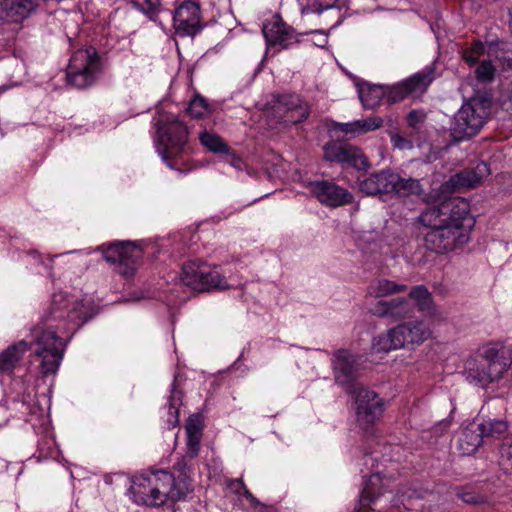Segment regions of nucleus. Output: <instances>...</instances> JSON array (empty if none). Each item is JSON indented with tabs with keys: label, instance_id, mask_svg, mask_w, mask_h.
I'll list each match as a JSON object with an SVG mask.
<instances>
[{
	"label": "nucleus",
	"instance_id": "obj_30",
	"mask_svg": "<svg viewBox=\"0 0 512 512\" xmlns=\"http://www.w3.org/2000/svg\"><path fill=\"white\" fill-rule=\"evenodd\" d=\"M393 191L391 194H394L398 197H408V196H420L423 194V189L418 179L414 178H403L398 174V180L393 183Z\"/></svg>",
	"mask_w": 512,
	"mask_h": 512
},
{
	"label": "nucleus",
	"instance_id": "obj_37",
	"mask_svg": "<svg viewBox=\"0 0 512 512\" xmlns=\"http://www.w3.org/2000/svg\"><path fill=\"white\" fill-rule=\"evenodd\" d=\"M59 255H55L53 257H47L44 258L39 252L35 250H30L25 252L24 254V260L30 264H40L44 267V269L48 272L49 275L52 276L51 269H52V262L55 257H58Z\"/></svg>",
	"mask_w": 512,
	"mask_h": 512
},
{
	"label": "nucleus",
	"instance_id": "obj_43",
	"mask_svg": "<svg viewBox=\"0 0 512 512\" xmlns=\"http://www.w3.org/2000/svg\"><path fill=\"white\" fill-rule=\"evenodd\" d=\"M297 2L303 16L320 12V0H297Z\"/></svg>",
	"mask_w": 512,
	"mask_h": 512
},
{
	"label": "nucleus",
	"instance_id": "obj_11",
	"mask_svg": "<svg viewBox=\"0 0 512 512\" xmlns=\"http://www.w3.org/2000/svg\"><path fill=\"white\" fill-rule=\"evenodd\" d=\"M144 241H119L101 246L103 257L107 262L117 264L118 272L130 277L136 270L142 257Z\"/></svg>",
	"mask_w": 512,
	"mask_h": 512
},
{
	"label": "nucleus",
	"instance_id": "obj_5",
	"mask_svg": "<svg viewBox=\"0 0 512 512\" xmlns=\"http://www.w3.org/2000/svg\"><path fill=\"white\" fill-rule=\"evenodd\" d=\"M509 368V359L500 355L495 344L488 343L464 359L461 374L470 385L487 390L498 386Z\"/></svg>",
	"mask_w": 512,
	"mask_h": 512
},
{
	"label": "nucleus",
	"instance_id": "obj_44",
	"mask_svg": "<svg viewBox=\"0 0 512 512\" xmlns=\"http://www.w3.org/2000/svg\"><path fill=\"white\" fill-rule=\"evenodd\" d=\"M133 4L138 10L148 14L155 12L159 8L161 0H133Z\"/></svg>",
	"mask_w": 512,
	"mask_h": 512
},
{
	"label": "nucleus",
	"instance_id": "obj_46",
	"mask_svg": "<svg viewBox=\"0 0 512 512\" xmlns=\"http://www.w3.org/2000/svg\"><path fill=\"white\" fill-rule=\"evenodd\" d=\"M224 156L222 157V161L225 164H228L229 166L233 167L234 169L240 171L244 169L245 164L243 160L236 155L235 153L231 152V149L229 148V152L223 153Z\"/></svg>",
	"mask_w": 512,
	"mask_h": 512
},
{
	"label": "nucleus",
	"instance_id": "obj_19",
	"mask_svg": "<svg viewBox=\"0 0 512 512\" xmlns=\"http://www.w3.org/2000/svg\"><path fill=\"white\" fill-rule=\"evenodd\" d=\"M38 0H0V20L21 23L36 9Z\"/></svg>",
	"mask_w": 512,
	"mask_h": 512
},
{
	"label": "nucleus",
	"instance_id": "obj_4",
	"mask_svg": "<svg viewBox=\"0 0 512 512\" xmlns=\"http://www.w3.org/2000/svg\"><path fill=\"white\" fill-rule=\"evenodd\" d=\"M456 210L438 229L425 234V247L437 254H447L462 248L470 241L471 232L475 226V218L470 212L467 200L458 202Z\"/></svg>",
	"mask_w": 512,
	"mask_h": 512
},
{
	"label": "nucleus",
	"instance_id": "obj_24",
	"mask_svg": "<svg viewBox=\"0 0 512 512\" xmlns=\"http://www.w3.org/2000/svg\"><path fill=\"white\" fill-rule=\"evenodd\" d=\"M483 432H481L478 423L473 422L466 426L459 437L458 447L463 455H470L477 451L483 441Z\"/></svg>",
	"mask_w": 512,
	"mask_h": 512
},
{
	"label": "nucleus",
	"instance_id": "obj_22",
	"mask_svg": "<svg viewBox=\"0 0 512 512\" xmlns=\"http://www.w3.org/2000/svg\"><path fill=\"white\" fill-rule=\"evenodd\" d=\"M342 70L354 80L357 87V92L361 104L364 109H375L381 103H385V87L384 85L371 84L365 81H361L347 72L344 68Z\"/></svg>",
	"mask_w": 512,
	"mask_h": 512
},
{
	"label": "nucleus",
	"instance_id": "obj_28",
	"mask_svg": "<svg viewBox=\"0 0 512 512\" xmlns=\"http://www.w3.org/2000/svg\"><path fill=\"white\" fill-rule=\"evenodd\" d=\"M410 298L415 302L418 310L427 315H433L435 308L433 297L430 291L424 285H417L411 288L409 292Z\"/></svg>",
	"mask_w": 512,
	"mask_h": 512
},
{
	"label": "nucleus",
	"instance_id": "obj_34",
	"mask_svg": "<svg viewBox=\"0 0 512 512\" xmlns=\"http://www.w3.org/2000/svg\"><path fill=\"white\" fill-rule=\"evenodd\" d=\"M483 437H498L507 431V423L499 419H488L478 423Z\"/></svg>",
	"mask_w": 512,
	"mask_h": 512
},
{
	"label": "nucleus",
	"instance_id": "obj_2",
	"mask_svg": "<svg viewBox=\"0 0 512 512\" xmlns=\"http://www.w3.org/2000/svg\"><path fill=\"white\" fill-rule=\"evenodd\" d=\"M192 491L190 476L185 459L178 461L173 473L155 470L140 474L132 479L129 489L130 499L137 505L157 507L184 499Z\"/></svg>",
	"mask_w": 512,
	"mask_h": 512
},
{
	"label": "nucleus",
	"instance_id": "obj_41",
	"mask_svg": "<svg viewBox=\"0 0 512 512\" xmlns=\"http://www.w3.org/2000/svg\"><path fill=\"white\" fill-rule=\"evenodd\" d=\"M356 121L360 135L375 131L383 125V119L379 116H370L365 119H358Z\"/></svg>",
	"mask_w": 512,
	"mask_h": 512
},
{
	"label": "nucleus",
	"instance_id": "obj_14",
	"mask_svg": "<svg viewBox=\"0 0 512 512\" xmlns=\"http://www.w3.org/2000/svg\"><path fill=\"white\" fill-rule=\"evenodd\" d=\"M393 480L382 475L381 472H372L364 480V486L359 494V507L354 512H361L362 508L371 507L377 499L392 487Z\"/></svg>",
	"mask_w": 512,
	"mask_h": 512
},
{
	"label": "nucleus",
	"instance_id": "obj_49",
	"mask_svg": "<svg viewBox=\"0 0 512 512\" xmlns=\"http://www.w3.org/2000/svg\"><path fill=\"white\" fill-rule=\"evenodd\" d=\"M391 143L395 148L400 150H409L413 148L412 142L410 140H407L406 138L397 134L391 137Z\"/></svg>",
	"mask_w": 512,
	"mask_h": 512
},
{
	"label": "nucleus",
	"instance_id": "obj_45",
	"mask_svg": "<svg viewBox=\"0 0 512 512\" xmlns=\"http://www.w3.org/2000/svg\"><path fill=\"white\" fill-rule=\"evenodd\" d=\"M229 487L236 494H243L246 497V499L249 500L250 502L254 503L256 501L255 497L247 490L241 479L231 480L229 483Z\"/></svg>",
	"mask_w": 512,
	"mask_h": 512
},
{
	"label": "nucleus",
	"instance_id": "obj_39",
	"mask_svg": "<svg viewBox=\"0 0 512 512\" xmlns=\"http://www.w3.org/2000/svg\"><path fill=\"white\" fill-rule=\"evenodd\" d=\"M495 66L490 60H483L477 67L475 74L478 81L487 83L494 79Z\"/></svg>",
	"mask_w": 512,
	"mask_h": 512
},
{
	"label": "nucleus",
	"instance_id": "obj_32",
	"mask_svg": "<svg viewBox=\"0 0 512 512\" xmlns=\"http://www.w3.org/2000/svg\"><path fill=\"white\" fill-rule=\"evenodd\" d=\"M200 143L210 152L227 153L229 146L216 134L204 131L199 136Z\"/></svg>",
	"mask_w": 512,
	"mask_h": 512
},
{
	"label": "nucleus",
	"instance_id": "obj_25",
	"mask_svg": "<svg viewBox=\"0 0 512 512\" xmlns=\"http://www.w3.org/2000/svg\"><path fill=\"white\" fill-rule=\"evenodd\" d=\"M203 419L200 414H194L189 417L186 424L187 435V454L193 458L200 449V441L202 438Z\"/></svg>",
	"mask_w": 512,
	"mask_h": 512
},
{
	"label": "nucleus",
	"instance_id": "obj_17",
	"mask_svg": "<svg viewBox=\"0 0 512 512\" xmlns=\"http://www.w3.org/2000/svg\"><path fill=\"white\" fill-rule=\"evenodd\" d=\"M464 198H449L439 205L426 208L419 216V221L431 230L438 229L448 217L460 206L458 202H464Z\"/></svg>",
	"mask_w": 512,
	"mask_h": 512
},
{
	"label": "nucleus",
	"instance_id": "obj_35",
	"mask_svg": "<svg viewBox=\"0 0 512 512\" xmlns=\"http://www.w3.org/2000/svg\"><path fill=\"white\" fill-rule=\"evenodd\" d=\"M499 464L505 473L512 474V436L504 438L499 449Z\"/></svg>",
	"mask_w": 512,
	"mask_h": 512
},
{
	"label": "nucleus",
	"instance_id": "obj_20",
	"mask_svg": "<svg viewBox=\"0 0 512 512\" xmlns=\"http://www.w3.org/2000/svg\"><path fill=\"white\" fill-rule=\"evenodd\" d=\"M262 32L267 43L273 46L287 48L296 41L294 30L288 27L278 15H274L263 25Z\"/></svg>",
	"mask_w": 512,
	"mask_h": 512
},
{
	"label": "nucleus",
	"instance_id": "obj_33",
	"mask_svg": "<svg viewBox=\"0 0 512 512\" xmlns=\"http://www.w3.org/2000/svg\"><path fill=\"white\" fill-rule=\"evenodd\" d=\"M38 459H57L59 451L54 437L48 433L42 437L38 442Z\"/></svg>",
	"mask_w": 512,
	"mask_h": 512
},
{
	"label": "nucleus",
	"instance_id": "obj_31",
	"mask_svg": "<svg viewBox=\"0 0 512 512\" xmlns=\"http://www.w3.org/2000/svg\"><path fill=\"white\" fill-rule=\"evenodd\" d=\"M396 327L388 330L385 334H381L372 341V349L376 352H389L401 347L399 335L395 333Z\"/></svg>",
	"mask_w": 512,
	"mask_h": 512
},
{
	"label": "nucleus",
	"instance_id": "obj_47",
	"mask_svg": "<svg viewBox=\"0 0 512 512\" xmlns=\"http://www.w3.org/2000/svg\"><path fill=\"white\" fill-rule=\"evenodd\" d=\"M338 129L348 135L350 137L360 136L359 128L357 127V121L347 122V123H339L337 124Z\"/></svg>",
	"mask_w": 512,
	"mask_h": 512
},
{
	"label": "nucleus",
	"instance_id": "obj_12",
	"mask_svg": "<svg viewBox=\"0 0 512 512\" xmlns=\"http://www.w3.org/2000/svg\"><path fill=\"white\" fill-rule=\"evenodd\" d=\"M433 68L429 67L422 72H418L411 77L394 84L392 86L384 85L386 104H394L402 101L409 94L423 92L433 81Z\"/></svg>",
	"mask_w": 512,
	"mask_h": 512
},
{
	"label": "nucleus",
	"instance_id": "obj_42",
	"mask_svg": "<svg viewBox=\"0 0 512 512\" xmlns=\"http://www.w3.org/2000/svg\"><path fill=\"white\" fill-rule=\"evenodd\" d=\"M457 495L463 502L468 504H480L485 502V497L473 490L463 489L460 490Z\"/></svg>",
	"mask_w": 512,
	"mask_h": 512
},
{
	"label": "nucleus",
	"instance_id": "obj_8",
	"mask_svg": "<svg viewBox=\"0 0 512 512\" xmlns=\"http://www.w3.org/2000/svg\"><path fill=\"white\" fill-rule=\"evenodd\" d=\"M487 114V108L479 99L471 98L465 101L455 113L450 125L453 139L463 141L477 135L486 121Z\"/></svg>",
	"mask_w": 512,
	"mask_h": 512
},
{
	"label": "nucleus",
	"instance_id": "obj_52",
	"mask_svg": "<svg viewBox=\"0 0 512 512\" xmlns=\"http://www.w3.org/2000/svg\"><path fill=\"white\" fill-rule=\"evenodd\" d=\"M376 460V458L370 456V455H365L364 456V464L365 465H368L369 463H374V461Z\"/></svg>",
	"mask_w": 512,
	"mask_h": 512
},
{
	"label": "nucleus",
	"instance_id": "obj_9",
	"mask_svg": "<svg viewBox=\"0 0 512 512\" xmlns=\"http://www.w3.org/2000/svg\"><path fill=\"white\" fill-rule=\"evenodd\" d=\"M183 283L194 290L205 291L212 288L228 289L235 283H229L218 267H211L201 261H190L182 268Z\"/></svg>",
	"mask_w": 512,
	"mask_h": 512
},
{
	"label": "nucleus",
	"instance_id": "obj_27",
	"mask_svg": "<svg viewBox=\"0 0 512 512\" xmlns=\"http://www.w3.org/2000/svg\"><path fill=\"white\" fill-rule=\"evenodd\" d=\"M181 406V393L173 385L168 403L162 409L161 418L168 429L174 428L179 423V408Z\"/></svg>",
	"mask_w": 512,
	"mask_h": 512
},
{
	"label": "nucleus",
	"instance_id": "obj_40",
	"mask_svg": "<svg viewBox=\"0 0 512 512\" xmlns=\"http://www.w3.org/2000/svg\"><path fill=\"white\" fill-rule=\"evenodd\" d=\"M484 50H485V46L484 44L479 41V40H476L474 41L470 48L465 50L464 53H463V59L464 61L472 66L474 64H476L478 58L483 55L484 53Z\"/></svg>",
	"mask_w": 512,
	"mask_h": 512
},
{
	"label": "nucleus",
	"instance_id": "obj_53",
	"mask_svg": "<svg viewBox=\"0 0 512 512\" xmlns=\"http://www.w3.org/2000/svg\"><path fill=\"white\" fill-rule=\"evenodd\" d=\"M366 239H367L368 241H370V239H371V235H370V234H369V235H367V236H366Z\"/></svg>",
	"mask_w": 512,
	"mask_h": 512
},
{
	"label": "nucleus",
	"instance_id": "obj_36",
	"mask_svg": "<svg viewBox=\"0 0 512 512\" xmlns=\"http://www.w3.org/2000/svg\"><path fill=\"white\" fill-rule=\"evenodd\" d=\"M421 492L414 488H407L406 486H402L398 492L393 502L394 505L399 507L402 505L405 509H410L409 501L414 498H420Z\"/></svg>",
	"mask_w": 512,
	"mask_h": 512
},
{
	"label": "nucleus",
	"instance_id": "obj_50",
	"mask_svg": "<svg viewBox=\"0 0 512 512\" xmlns=\"http://www.w3.org/2000/svg\"><path fill=\"white\" fill-rule=\"evenodd\" d=\"M424 118V113L417 110H412L407 116V124L412 128H416L421 122H423Z\"/></svg>",
	"mask_w": 512,
	"mask_h": 512
},
{
	"label": "nucleus",
	"instance_id": "obj_15",
	"mask_svg": "<svg viewBox=\"0 0 512 512\" xmlns=\"http://www.w3.org/2000/svg\"><path fill=\"white\" fill-rule=\"evenodd\" d=\"M176 32L181 36H192L200 28V7L194 1L182 3L173 14Z\"/></svg>",
	"mask_w": 512,
	"mask_h": 512
},
{
	"label": "nucleus",
	"instance_id": "obj_10",
	"mask_svg": "<svg viewBox=\"0 0 512 512\" xmlns=\"http://www.w3.org/2000/svg\"><path fill=\"white\" fill-rule=\"evenodd\" d=\"M269 126L278 123L294 124L304 120L308 113L296 94L275 95L264 110Z\"/></svg>",
	"mask_w": 512,
	"mask_h": 512
},
{
	"label": "nucleus",
	"instance_id": "obj_38",
	"mask_svg": "<svg viewBox=\"0 0 512 512\" xmlns=\"http://www.w3.org/2000/svg\"><path fill=\"white\" fill-rule=\"evenodd\" d=\"M187 112L194 118L203 117L208 112V104L203 97L196 95L189 102Z\"/></svg>",
	"mask_w": 512,
	"mask_h": 512
},
{
	"label": "nucleus",
	"instance_id": "obj_48",
	"mask_svg": "<svg viewBox=\"0 0 512 512\" xmlns=\"http://www.w3.org/2000/svg\"><path fill=\"white\" fill-rule=\"evenodd\" d=\"M306 191L304 192L309 197H313L317 200H320V181H308L305 182Z\"/></svg>",
	"mask_w": 512,
	"mask_h": 512
},
{
	"label": "nucleus",
	"instance_id": "obj_6",
	"mask_svg": "<svg viewBox=\"0 0 512 512\" xmlns=\"http://www.w3.org/2000/svg\"><path fill=\"white\" fill-rule=\"evenodd\" d=\"M156 136L154 145L166 165L176 169L177 161L188 142V129L175 115L164 114L154 118Z\"/></svg>",
	"mask_w": 512,
	"mask_h": 512
},
{
	"label": "nucleus",
	"instance_id": "obj_13",
	"mask_svg": "<svg viewBox=\"0 0 512 512\" xmlns=\"http://www.w3.org/2000/svg\"><path fill=\"white\" fill-rule=\"evenodd\" d=\"M324 158L357 170H367L370 167L368 158L360 148L343 142L327 143L324 146Z\"/></svg>",
	"mask_w": 512,
	"mask_h": 512
},
{
	"label": "nucleus",
	"instance_id": "obj_18",
	"mask_svg": "<svg viewBox=\"0 0 512 512\" xmlns=\"http://www.w3.org/2000/svg\"><path fill=\"white\" fill-rule=\"evenodd\" d=\"M398 174L382 170L370 174L359 182V190L366 195L391 194Z\"/></svg>",
	"mask_w": 512,
	"mask_h": 512
},
{
	"label": "nucleus",
	"instance_id": "obj_16",
	"mask_svg": "<svg viewBox=\"0 0 512 512\" xmlns=\"http://www.w3.org/2000/svg\"><path fill=\"white\" fill-rule=\"evenodd\" d=\"M490 174V169L484 161H479L472 168H467L452 175L443 184L444 191L473 188Z\"/></svg>",
	"mask_w": 512,
	"mask_h": 512
},
{
	"label": "nucleus",
	"instance_id": "obj_7",
	"mask_svg": "<svg viewBox=\"0 0 512 512\" xmlns=\"http://www.w3.org/2000/svg\"><path fill=\"white\" fill-rule=\"evenodd\" d=\"M102 73V61L93 47L79 49L73 53L67 67V81L77 88L92 85Z\"/></svg>",
	"mask_w": 512,
	"mask_h": 512
},
{
	"label": "nucleus",
	"instance_id": "obj_26",
	"mask_svg": "<svg viewBox=\"0 0 512 512\" xmlns=\"http://www.w3.org/2000/svg\"><path fill=\"white\" fill-rule=\"evenodd\" d=\"M352 194L346 189L328 182L322 181V203L329 206L337 207L352 201Z\"/></svg>",
	"mask_w": 512,
	"mask_h": 512
},
{
	"label": "nucleus",
	"instance_id": "obj_29",
	"mask_svg": "<svg viewBox=\"0 0 512 512\" xmlns=\"http://www.w3.org/2000/svg\"><path fill=\"white\" fill-rule=\"evenodd\" d=\"M407 286L404 284H398L388 279H377L373 281L368 287V294L375 297L381 298L394 294L397 292L405 291Z\"/></svg>",
	"mask_w": 512,
	"mask_h": 512
},
{
	"label": "nucleus",
	"instance_id": "obj_1",
	"mask_svg": "<svg viewBox=\"0 0 512 512\" xmlns=\"http://www.w3.org/2000/svg\"><path fill=\"white\" fill-rule=\"evenodd\" d=\"M89 317V308L82 300L64 292L55 293L41 322L31 331L32 340H20L0 353V371H12L34 344L38 372L43 377L55 376L66 347L61 335L74 331Z\"/></svg>",
	"mask_w": 512,
	"mask_h": 512
},
{
	"label": "nucleus",
	"instance_id": "obj_3",
	"mask_svg": "<svg viewBox=\"0 0 512 512\" xmlns=\"http://www.w3.org/2000/svg\"><path fill=\"white\" fill-rule=\"evenodd\" d=\"M335 379L347 393L355 397V414L358 426L364 431L377 421L384 412V402L372 390L359 386L355 379L359 357L346 350H339L332 360Z\"/></svg>",
	"mask_w": 512,
	"mask_h": 512
},
{
	"label": "nucleus",
	"instance_id": "obj_51",
	"mask_svg": "<svg viewBox=\"0 0 512 512\" xmlns=\"http://www.w3.org/2000/svg\"><path fill=\"white\" fill-rule=\"evenodd\" d=\"M338 0H322V11L334 8Z\"/></svg>",
	"mask_w": 512,
	"mask_h": 512
},
{
	"label": "nucleus",
	"instance_id": "obj_23",
	"mask_svg": "<svg viewBox=\"0 0 512 512\" xmlns=\"http://www.w3.org/2000/svg\"><path fill=\"white\" fill-rule=\"evenodd\" d=\"M401 347L406 344H421L431 334L430 329L422 321H413L396 326Z\"/></svg>",
	"mask_w": 512,
	"mask_h": 512
},
{
	"label": "nucleus",
	"instance_id": "obj_21",
	"mask_svg": "<svg viewBox=\"0 0 512 512\" xmlns=\"http://www.w3.org/2000/svg\"><path fill=\"white\" fill-rule=\"evenodd\" d=\"M414 307L406 298H394L389 301L380 300L372 308L371 312L380 317L401 320L412 315Z\"/></svg>",
	"mask_w": 512,
	"mask_h": 512
}]
</instances>
